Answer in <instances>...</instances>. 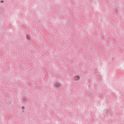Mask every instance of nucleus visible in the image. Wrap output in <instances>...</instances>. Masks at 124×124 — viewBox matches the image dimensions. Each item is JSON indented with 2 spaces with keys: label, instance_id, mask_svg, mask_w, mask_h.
Here are the masks:
<instances>
[{
  "label": "nucleus",
  "instance_id": "4",
  "mask_svg": "<svg viewBox=\"0 0 124 124\" xmlns=\"http://www.w3.org/2000/svg\"><path fill=\"white\" fill-rule=\"evenodd\" d=\"M22 109H25V108L24 107H22Z\"/></svg>",
  "mask_w": 124,
  "mask_h": 124
},
{
  "label": "nucleus",
  "instance_id": "1",
  "mask_svg": "<svg viewBox=\"0 0 124 124\" xmlns=\"http://www.w3.org/2000/svg\"><path fill=\"white\" fill-rule=\"evenodd\" d=\"M54 87H55V88H61L62 84L59 82H56L54 84Z\"/></svg>",
  "mask_w": 124,
  "mask_h": 124
},
{
  "label": "nucleus",
  "instance_id": "3",
  "mask_svg": "<svg viewBox=\"0 0 124 124\" xmlns=\"http://www.w3.org/2000/svg\"><path fill=\"white\" fill-rule=\"evenodd\" d=\"M76 77H77V78H78V80L80 79V77L79 76H77Z\"/></svg>",
  "mask_w": 124,
  "mask_h": 124
},
{
  "label": "nucleus",
  "instance_id": "2",
  "mask_svg": "<svg viewBox=\"0 0 124 124\" xmlns=\"http://www.w3.org/2000/svg\"><path fill=\"white\" fill-rule=\"evenodd\" d=\"M26 38L28 41H30V40H31V36L29 35H26Z\"/></svg>",
  "mask_w": 124,
  "mask_h": 124
}]
</instances>
